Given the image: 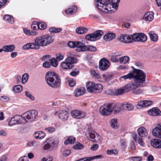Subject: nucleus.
<instances>
[{
    "mask_svg": "<svg viewBox=\"0 0 161 161\" xmlns=\"http://www.w3.org/2000/svg\"><path fill=\"white\" fill-rule=\"evenodd\" d=\"M120 55L116 53L114 55H113L111 58V61L114 62H117L119 61V57Z\"/></svg>",
    "mask_w": 161,
    "mask_h": 161,
    "instance_id": "obj_42",
    "label": "nucleus"
},
{
    "mask_svg": "<svg viewBox=\"0 0 161 161\" xmlns=\"http://www.w3.org/2000/svg\"><path fill=\"white\" fill-rule=\"evenodd\" d=\"M142 137H139L138 138L137 142L141 146L143 147L144 145V143Z\"/></svg>",
    "mask_w": 161,
    "mask_h": 161,
    "instance_id": "obj_59",
    "label": "nucleus"
},
{
    "mask_svg": "<svg viewBox=\"0 0 161 161\" xmlns=\"http://www.w3.org/2000/svg\"><path fill=\"white\" fill-rule=\"evenodd\" d=\"M79 71L76 69L73 70L70 73V75L72 76H75L78 74Z\"/></svg>",
    "mask_w": 161,
    "mask_h": 161,
    "instance_id": "obj_61",
    "label": "nucleus"
},
{
    "mask_svg": "<svg viewBox=\"0 0 161 161\" xmlns=\"http://www.w3.org/2000/svg\"><path fill=\"white\" fill-rule=\"evenodd\" d=\"M43 148L45 150H47L49 148L51 149L50 144L49 142H47V141L44 143V145L43 146Z\"/></svg>",
    "mask_w": 161,
    "mask_h": 161,
    "instance_id": "obj_56",
    "label": "nucleus"
},
{
    "mask_svg": "<svg viewBox=\"0 0 161 161\" xmlns=\"http://www.w3.org/2000/svg\"><path fill=\"white\" fill-rule=\"evenodd\" d=\"M129 60V58L126 56H123L119 58V62L121 64H125Z\"/></svg>",
    "mask_w": 161,
    "mask_h": 161,
    "instance_id": "obj_39",
    "label": "nucleus"
},
{
    "mask_svg": "<svg viewBox=\"0 0 161 161\" xmlns=\"http://www.w3.org/2000/svg\"><path fill=\"white\" fill-rule=\"evenodd\" d=\"M9 99V98L6 96H2L0 97V100L3 102L8 101Z\"/></svg>",
    "mask_w": 161,
    "mask_h": 161,
    "instance_id": "obj_62",
    "label": "nucleus"
},
{
    "mask_svg": "<svg viewBox=\"0 0 161 161\" xmlns=\"http://www.w3.org/2000/svg\"><path fill=\"white\" fill-rule=\"evenodd\" d=\"M45 130L49 133H53L55 131V129L54 127H49L46 128L45 129Z\"/></svg>",
    "mask_w": 161,
    "mask_h": 161,
    "instance_id": "obj_54",
    "label": "nucleus"
},
{
    "mask_svg": "<svg viewBox=\"0 0 161 161\" xmlns=\"http://www.w3.org/2000/svg\"><path fill=\"white\" fill-rule=\"evenodd\" d=\"M87 29L83 27H80L77 28L76 30V32L79 34H82L86 33L87 31Z\"/></svg>",
    "mask_w": 161,
    "mask_h": 161,
    "instance_id": "obj_36",
    "label": "nucleus"
},
{
    "mask_svg": "<svg viewBox=\"0 0 161 161\" xmlns=\"http://www.w3.org/2000/svg\"><path fill=\"white\" fill-rule=\"evenodd\" d=\"M95 132L94 130H88L86 132V135L90 140L94 142L95 141Z\"/></svg>",
    "mask_w": 161,
    "mask_h": 161,
    "instance_id": "obj_24",
    "label": "nucleus"
},
{
    "mask_svg": "<svg viewBox=\"0 0 161 161\" xmlns=\"http://www.w3.org/2000/svg\"><path fill=\"white\" fill-rule=\"evenodd\" d=\"M75 50L77 52L85 51L86 45L85 44L80 42H76L75 45Z\"/></svg>",
    "mask_w": 161,
    "mask_h": 161,
    "instance_id": "obj_19",
    "label": "nucleus"
},
{
    "mask_svg": "<svg viewBox=\"0 0 161 161\" xmlns=\"http://www.w3.org/2000/svg\"><path fill=\"white\" fill-rule=\"evenodd\" d=\"M72 116L75 118L80 119L85 117L86 114L85 112L77 110L72 111L71 112Z\"/></svg>",
    "mask_w": 161,
    "mask_h": 161,
    "instance_id": "obj_16",
    "label": "nucleus"
},
{
    "mask_svg": "<svg viewBox=\"0 0 161 161\" xmlns=\"http://www.w3.org/2000/svg\"><path fill=\"white\" fill-rule=\"evenodd\" d=\"M87 91L91 93H99L103 89V86L100 84H95L91 81L86 83Z\"/></svg>",
    "mask_w": 161,
    "mask_h": 161,
    "instance_id": "obj_4",
    "label": "nucleus"
},
{
    "mask_svg": "<svg viewBox=\"0 0 161 161\" xmlns=\"http://www.w3.org/2000/svg\"><path fill=\"white\" fill-rule=\"evenodd\" d=\"M107 153L108 155H111L112 154L117 155L118 154V152L117 150L116 149L111 150H108L107 151Z\"/></svg>",
    "mask_w": 161,
    "mask_h": 161,
    "instance_id": "obj_45",
    "label": "nucleus"
},
{
    "mask_svg": "<svg viewBox=\"0 0 161 161\" xmlns=\"http://www.w3.org/2000/svg\"><path fill=\"white\" fill-rule=\"evenodd\" d=\"M8 125L11 126L17 124H24L25 120L22 119L21 115H16L11 118L10 119H8Z\"/></svg>",
    "mask_w": 161,
    "mask_h": 161,
    "instance_id": "obj_10",
    "label": "nucleus"
},
{
    "mask_svg": "<svg viewBox=\"0 0 161 161\" xmlns=\"http://www.w3.org/2000/svg\"><path fill=\"white\" fill-rule=\"evenodd\" d=\"M91 74L96 78L99 79L100 77L99 74L97 73H96L94 70L92 71L91 72Z\"/></svg>",
    "mask_w": 161,
    "mask_h": 161,
    "instance_id": "obj_60",
    "label": "nucleus"
},
{
    "mask_svg": "<svg viewBox=\"0 0 161 161\" xmlns=\"http://www.w3.org/2000/svg\"><path fill=\"white\" fill-rule=\"evenodd\" d=\"M45 79L48 85L52 87H58L60 84V77L53 72L47 73L46 75Z\"/></svg>",
    "mask_w": 161,
    "mask_h": 161,
    "instance_id": "obj_2",
    "label": "nucleus"
},
{
    "mask_svg": "<svg viewBox=\"0 0 161 161\" xmlns=\"http://www.w3.org/2000/svg\"><path fill=\"white\" fill-rule=\"evenodd\" d=\"M148 35L150 39L153 42H156L158 39V36L157 35L155 34L152 31H150L148 33Z\"/></svg>",
    "mask_w": 161,
    "mask_h": 161,
    "instance_id": "obj_34",
    "label": "nucleus"
},
{
    "mask_svg": "<svg viewBox=\"0 0 161 161\" xmlns=\"http://www.w3.org/2000/svg\"><path fill=\"white\" fill-rule=\"evenodd\" d=\"M76 138L75 137L72 136L69 137L65 141L64 144L67 145L69 144H72L75 141Z\"/></svg>",
    "mask_w": 161,
    "mask_h": 161,
    "instance_id": "obj_35",
    "label": "nucleus"
},
{
    "mask_svg": "<svg viewBox=\"0 0 161 161\" xmlns=\"http://www.w3.org/2000/svg\"><path fill=\"white\" fill-rule=\"evenodd\" d=\"M38 114L37 112L34 110H32L23 114L21 115L22 119L25 120L24 124L34 121Z\"/></svg>",
    "mask_w": 161,
    "mask_h": 161,
    "instance_id": "obj_6",
    "label": "nucleus"
},
{
    "mask_svg": "<svg viewBox=\"0 0 161 161\" xmlns=\"http://www.w3.org/2000/svg\"><path fill=\"white\" fill-rule=\"evenodd\" d=\"M96 5L99 9L111 13L117 9L120 0H96Z\"/></svg>",
    "mask_w": 161,
    "mask_h": 161,
    "instance_id": "obj_1",
    "label": "nucleus"
},
{
    "mask_svg": "<svg viewBox=\"0 0 161 161\" xmlns=\"http://www.w3.org/2000/svg\"><path fill=\"white\" fill-rule=\"evenodd\" d=\"M3 19L7 21L10 23H12L14 22V19L13 17L9 15H4Z\"/></svg>",
    "mask_w": 161,
    "mask_h": 161,
    "instance_id": "obj_40",
    "label": "nucleus"
},
{
    "mask_svg": "<svg viewBox=\"0 0 161 161\" xmlns=\"http://www.w3.org/2000/svg\"><path fill=\"white\" fill-rule=\"evenodd\" d=\"M152 103V101L144 100L138 102L137 105L140 107H145L150 105Z\"/></svg>",
    "mask_w": 161,
    "mask_h": 161,
    "instance_id": "obj_25",
    "label": "nucleus"
},
{
    "mask_svg": "<svg viewBox=\"0 0 161 161\" xmlns=\"http://www.w3.org/2000/svg\"><path fill=\"white\" fill-rule=\"evenodd\" d=\"M51 64L53 67H56L58 64V61L55 58H53L49 60Z\"/></svg>",
    "mask_w": 161,
    "mask_h": 161,
    "instance_id": "obj_49",
    "label": "nucleus"
},
{
    "mask_svg": "<svg viewBox=\"0 0 161 161\" xmlns=\"http://www.w3.org/2000/svg\"><path fill=\"white\" fill-rule=\"evenodd\" d=\"M133 42L134 41L144 42L147 40L146 36L143 33H137L133 34Z\"/></svg>",
    "mask_w": 161,
    "mask_h": 161,
    "instance_id": "obj_12",
    "label": "nucleus"
},
{
    "mask_svg": "<svg viewBox=\"0 0 161 161\" xmlns=\"http://www.w3.org/2000/svg\"><path fill=\"white\" fill-rule=\"evenodd\" d=\"M126 92H127L131 91H133L136 89L138 87H140L139 86L137 85L134 82V83H129L127 84L125 86Z\"/></svg>",
    "mask_w": 161,
    "mask_h": 161,
    "instance_id": "obj_21",
    "label": "nucleus"
},
{
    "mask_svg": "<svg viewBox=\"0 0 161 161\" xmlns=\"http://www.w3.org/2000/svg\"><path fill=\"white\" fill-rule=\"evenodd\" d=\"M39 144L38 142L33 141L29 142L27 144V145L29 147H37L38 146Z\"/></svg>",
    "mask_w": 161,
    "mask_h": 161,
    "instance_id": "obj_44",
    "label": "nucleus"
},
{
    "mask_svg": "<svg viewBox=\"0 0 161 161\" xmlns=\"http://www.w3.org/2000/svg\"><path fill=\"white\" fill-rule=\"evenodd\" d=\"M151 146L153 147L157 148H161V140L155 138L151 140L150 142Z\"/></svg>",
    "mask_w": 161,
    "mask_h": 161,
    "instance_id": "obj_18",
    "label": "nucleus"
},
{
    "mask_svg": "<svg viewBox=\"0 0 161 161\" xmlns=\"http://www.w3.org/2000/svg\"><path fill=\"white\" fill-rule=\"evenodd\" d=\"M38 28L40 30H44L47 27V25L45 22H38Z\"/></svg>",
    "mask_w": 161,
    "mask_h": 161,
    "instance_id": "obj_46",
    "label": "nucleus"
},
{
    "mask_svg": "<svg viewBox=\"0 0 161 161\" xmlns=\"http://www.w3.org/2000/svg\"><path fill=\"white\" fill-rule=\"evenodd\" d=\"M137 133L140 137H147L148 134V132L147 129L143 127L138 128L137 130Z\"/></svg>",
    "mask_w": 161,
    "mask_h": 161,
    "instance_id": "obj_22",
    "label": "nucleus"
},
{
    "mask_svg": "<svg viewBox=\"0 0 161 161\" xmlns=\"http://www.w3.org/2000/svg\"><path fill=\"white\" fill-rule=\"evenodd\" d=\"M133 35H121L118 37V39L120 42L125 43H129L133 42Z\"/></svg>",
    "mask_w": 161,
    "mask_h": 161,
    "instance_id": "obj_11",
    "label": "nucleus"
},
{
    "mask_svg": "<svg viewBox=\"0 0 161 161\" xmlns=\"http://www.w3.org/2000/svg\"><path fill=\"white\" fill-rule=\"evenodd\" d=\"M37 43H38V41H36V38L34 39V43H29L30 49H39L40 46Z\"/></svg>",
    "mask_w": 161,
    "mask_h": 161,
    "instance_id": "obj_32",
    "label": "nucleus"
},
{
    "mask_svg": "<svg viewBox=\"0 0 161 161\" xmlns=\"http://www.w3.org/2000/svg\"><path fill=\"white\" fill-rule=\"evenodd\" d=\"M47 142L50 144L51 149L56 148L58 144V141L56 139L53 137H50L47 140Z\"/></svg>",
    "mask_w": 161,
    "mask_h": 161,
    "instance_id": "obj_17",
    "label": "nucleus"
},
{
    "mask_svg": "<svg viewBox=\"0 0 161 161\" xmlns=\"http://www.w3.org/2000/svg\"><path fill=\"white\" fill-rule=\"evenodd\" d=\"M29 78V75L27 73L24 74L22 77V84H25Z\"/></svg>",
    "mask_w": 161,
    "mask_h": 161,
    "instance_id": "obj_48",
    "label": "nucleus"
},
{
    "mask_svg": "<svg viewBox=\"0 0 161 161\" xmlns=\"http://www.w3.org/2000/svg\"><path fill=\"white\" fill-rule=\"evenodd\" d=\"M83 147V145L79 142L76 143V144L73 147V148L76 150L82 149Z\"/></svg>",
    "mask_w": 161,
    "mask_h": 161,
    "instance_id": "obj_47",
    "label": "nucleus"
},
{
    "mask_svg": "<svg viewBox=\"0 0 161 161\" xmlns=\"http://www.w3.org/2000/svg\"><path fill=\"white\" fill-rule=\"evenodd\" d=\"M85 51L94 52L97 50V48L92 46H86Z\"/></svg>",
    "mask_w": 161,
    "mask_h": 161,
    "instance_id": "obj_43",
    "label": "nucleus"
},
{
    "mask_svg": "<svg viewBox=\"0 0 161 161\" xmlns=\"http://www.w3.org/2000/svg\"><path fill=\"white\" fill-rule=\"evenodd\" d=\"M56 59L58 61H60L62 60L64 58V56L61 53H58L56 55Z\"/></svg>",
    "mask_w": 161,
    "mask_h": 161,
    "instance_id": "obj_51",
    "label": "nucleus"
},
{
    "mask_svg": "<svg viewBox=\"0 0 161 161\" xmlns=\"http://www.w3.org/2000/svg\"><path fill=\"white\" fill-rule=\"evenodd\" d=\"M152 133L153 136L161 139V124H158L152 130Z\"/></svg>",
    "mask_w": 161,
    "mask_h": 161,
    "instance_id": "obj_15",
    "label": "nucleus"
},
{
    "mask_svg": "<svg viewBox=\"0 0 161 161\" xmlns=\"http://www.w3.org/2000/svg\"><path fill=\"white\" fill-rule=\"evenodd\" d=\"M110 65L109 61L105 58H103L99 61V67L100 69L105 70L108 68Z\"/></svg>",
    "mask_w": 161,
    "mask_h": 161,
    "instance_id": "obj_13",
    "label": "nucleus"
},
{
    "mask_svg": "<svg viewBox=\"0 0 161 161\" xmlns=\"http://www.w3.org/2000/svg\"><path fill=\"white\" fill-rule=\"evenodd\" d=\"M86 91L85 89L83 87L79 88L76 90L74 93L75 97H78L83 94Z\"/></svg>",
    "mask_w": 161,
    "mask_h": 161,
    "instance_id": "obj_30",
    "label": "nucleus"
},
{
    "mask_svg": "<svg viewBox=\"0 0 161 161\" xmlns=\"http://www.w3.org/2000/svg\"><path fill=\"white\" fill-rule=\"evenodd\" d=\"M117 119H113L111 121V125L112 128H115L117 126Z\"/></svg>",
    "mask_w": 161,
    "mask_h": 161,
    "instance_id": "obj_53",
    "label": "nucleus"
},
{
    "mask_svg": "<svg viewBox=\"0 0 161 161\" xmlns=\"http://www.w3.org/2000/svg\"><path fill=\"white\" fill-rule=\"evenodd\" d=\"M55 115L58 116L59 118L63 121H65L67 119L69 114L66 111L60 110L56 112L55 113Z\"/></svg>",
    "mask_w": 161,
    "mask_h": 161,
    "instance_id": "obj_14",
    "label": "nucleus"
},
{
    "mask_svg": "<svg viewBox=\"0 0 161 161\" xmlns=\"http://www.w3.org/2000/svg\"><path fill=\"white\" fill-rule=\"evenodd\" d=\"M77 10V7L73 5L69 8L68 10H65V13L68 15L73 14L76 12Z\"/></svg>",
    "mask_w": 161,
    "mask_h": 161,
    "instance_id": "obj_26",
    "label": "nucleus"
},
{
    "mask_svg": "<svg viewBox=\"0 0 161 161\" xmlns=\"http://www.w3.org/2000/svg\"><path fill=\"white\" fill-rule=\"evenodd\" d=\"M125 86L115 91V94L117 95H120L125 92H126Z\"/></svg>",
    "mask_w": 161,
    "mask_h": 161,
    "instance_id": "obj_38",
    "label": "nucleus"
},
{
    "mask_svg": "<svg viewBox=\"0 0 161 161\" xmlns=\"http://www.w3.org/2000/svg\"><path fill=\"white\" fill-rule=\"evenodd\" d=\"M133 73H130L126 75L121 76V78H123L125 79H130L133 78Z\"/></svg>",
    "mask_w": 161,
    "mask_h": 161,
    "instance_id": "obj_50",
    "label": "nucleus"
},
{
    "mask_svg": "<svg viewBox=\"0 0 161 161\" xmlns=\"http://www.w3.org/2000/svg\"><path fill=\"white\" fill-rule=\"evenodd\" d=\"M120 108L125 110L130 111L133 109L134 106L132 104L127 103L122 104Z\"/></svg>",
    "mask_w": 161,
    "mask_h": 161,
    "instance_id": "obj_29",
    "label": "nucleus"
},
{
    "mask_svg": "<svg viewBox=\"0 0 161 161\" xmlns=\"http://www.w3.org/2000/svg\"><path fill=\"white\" fill-rule=\"evenodd\" d=\"M103 34V33L102 31L97 30L92 34L87 35L85 38L88 40L94 41L99 39Z\"/></svg>",
    "mask_w": 161,
    "mask_h": 161,
    "instance_id": "obj_9",
    "label": "nucleus"
},
{
    "mask_svg": "<svg viewBox=\"0 0 161 161\" xmlns=\"http://www.w3.org/2000/svg\"><path fill=\"white\" fill-rule=\"evenodd\" d=\"M45 135V133L42 131H38L35 132L33 135L34 137L36 139H42Z\"/></svg>",
    "mask_w": 161,
    "mask_h": 161,
    "instance_id": "obj_28",
    "label": "nucleus"
},
{
    "mask_svg": "<svg viewBox=\"0 0 161 161\" xmlns=\"http://www.w3.org/2000/svg\"><path fill=\"white\" fill-rule=\"evenodd\" d=\"M77 60L75 58L68 57L66 58L64 62L61 63V66L64 69H70L74 67V64L77 63Z\"/></svg>",
    "mask_w": 161,
    "mask_h": 161,
    "instance_id": "obj_7",
    "label": "nucleus"
},
{
    "mask_svg": "<svg viewBox=\"0 0 161 161\" xmlns=\"http://www.w3.org/2000/svg\"><path fill=\"white\" fill-rule=\"evenodd\" d=\"M76 42H71L70 41L68 43V46L72 48H74L75 47V45Z\"/></svg>",
    "mask_w": 161,
    "mask_h": 161,
    "instance_id": "obj_58",
    "label": "nucleus"
},
{
    "mask_svg": "<svg viewBox=\"0 0 161 161\" xmlns=\"http://www.w3.org/2000/svg\"><path fill=\"white\" fill-rule=\"evenodd\" d=\"M120 144L121 147L123 149H125L126 146V142L125 140H121L120 141Z\"/></svg>",
    "mask_w": 161,
    "mask_h": 161,
    "instance_id": "obj_57",
    "label": "nucleus"
},
{
    "mask_svg": "<svg viewBox=\"0 0 161 161\" xmlns=\"http://www.w3.org/2000/svg\"><path fill=\"white\" fill-rule=\"evenodd\" d=\"M69 84L70 86L72 87L75 86V82L73 79H71L69 80Z\"/></svg>",
    "mask_w": 161,
    "mask_h": 161,
    "instance_id": "obj_64",
    "label": "nucleus"
},
{
    "mask_svg": "<svg viewBox=\"0 0 161 161\" xmlns=\"http://www.w3.org/2000/svg\"><path fill=\"white\" fill-rule=\"evenodd\" d=\"M102 157V155H99L93 157H85L81 159H80L76 161H91L93 159L99 158Z\"/></svg>",
    "mask_w": 161,
    "mask_h": 161,
    "instance_id": "obj_27",
    "label": "nucleus"
},
{
    "mask_svg": "<svg viewBox=\"0 0 161 161\" xmlns=\"http://www.w3.org/2000/svg\"><path fill=\"white\" fill-rule=\"evenodd\" d=\"M15 46L14 45L4 46L3 49L4 52H11L14 50L15 48Z\"/></svg>",
    "mask_w": 161,
    "mask_h": 161,
    "instance_id": "obj_33",
    "label": "nucleus"
},
{
    "mask_svg": "<svg viewBox=\"0 0 161 161\" xmlns=\"http://www.w3.org/2000/svg\"><path fill=\"white\" fill-rule=\"evenodd\" d=\"M22 49L23 50H27L30 49L29 44L27 43L24 45L22 47Z\"/></svg>",
    "mask_w": 161,
    "mask_h": 161,
    "instance_id": "obj_63",
    "label": "nucleus"
},
{
    "mask_svg": "<svg viewBox=\"0 0 161 161\" xmlns=\"http://www.w3.org/2000/svg\"><path fill=\"white\" fill-rule=\"evenodd\" d=\"M114 108L113 104H105L101 106L99 109L100 112L102 115L107 116L110 115Z\"/></svg>",
    "mask_w": 161,
    "mask_h": 161,
    "instance_id": "obj_8",
    "label": "nucleus"
},
{
    "mask_svg": "<svg viewBox=\"0 0 161 161\" xmlns=\"http://www.w3.org/2000/svg\"><path fill=\"white\" fill-rule=\"evenodd\" d=\"M148 114L152 116H157L161 115V111L156 107L153 108L147 111Z\"/></svg>",
    "mask_w": 161,
    "mask_h": 161,
    "instance_id": "obj_20",
    "label": "nucleus"
},
{
    "mask_svg": "<svg viewBox=\"0 0 161 161\" xmlns=\"http://www.w3.org/2000/svg\"><path fill=\"white\" fill-rule=\"evenodd\" d=\"M133 79L135 83L140 87L143 86V84H145L146 74L142 70L138 69H136L133 73Z\"/></svg>",
    "mask_w": 161,
    "mask_h": 161,
    "instance_id": "obj_3",
    "label": "nucleus"
},
{
    "mask_svg": "<svg viewBox=\"0 0 161 161\" xmlns=\"http://www.w3.org/2000/svg\"><path fill=\"white\" fill-rule=\"evenodd\" d=\"M62 30L61 28H55L54 27H51L49 29V31L51 33H56L60 32Z\"/></svg>",
    "mask_w": 161,
    "mask_h": 161,
    "instance_id": "obj_37",
    "label": "nucleus"
},
{
    "mask_svg": "<svg viewBox=\"0 0 161 161\" xmlns=\"http://www.w3.org/2000/svg\"><path fill=\"white\" fill-rule=\"evenodd\" d=\"M115 37V35L113 33H109L105 34L103 36V39L106 41H111Z\"/></svg>",
    "mask_w": 161,
    "mask_h": 161,
    "instance_id": "obj_31",
    "label": "nucleus"
},
{
    "mask_svg": "<svg viewBox=\"0 0 161 161\" xmlns=\"http://www.w3.org/2000/svg\"><path fill=\"white\" fill-rule=\"evenodd\" d=\"M154 13L151 11L146 13L142 18L143 19L149 22L152 21L154 19Z\"/></svg>",
    "mask_w": 161,
    "mask_h": 161,
    "instance_id": "obj_23",
    "label": "nucleus"
},
{
    "mask_svg": "<svg viewBox=\"0 0 161 161\" xmlns=\"http://www.w3.org/2000/svg\"><path fill=\"white\" fill-rule=\"evenodd\" d=\"M25 94L27 97H28L29 99H31L32 100H35L34 97L31 95L29 92L28 91H25Z\"/></svg>",
    "mask_w": 161,
    "mask_h": 161,
    "instance_id": "obj_55",
    "label": "nucleus"
},
{
    "mask_svg": "<svg viewBox=\"0 0 161 161\" xmlns=\"http://www.w3.org/2000/svg\"><path fill=\"white\" fill-rule=\"evenodd\" d=\"M36 41H38L40 47H42L50 44L53 42V40L51 36L46 35L36 38Z\"/></svg>",
    "mask_w": 161,
    "mask_h": 161,
    "instance_id": "obj_5",
    "label": "nucleus"
},
{
    "mask_svg": "<svg viewBox=\"0 0 161 161\" xmlns=\"http://www.w3.org/2000/svg\"><path fill=\"white\" fill-rule=\"evenodd\" d=\"M31 27V29L33 30H37L39 29L38 22H33Z\"/></svg>",
    "mask_w": 161,
    "mask_h": 161,
    "instance_id": "obj_52",
    "label": "nucleus"
},
{
    "mask_svg": "<svg viewBox=\"0 0 161 161\" xmlns=\"http://www.w3.org/2000/svg\"><path fill=\"white\" fill-rule=\"evenodd\" d=\"M22 90V86L20 85L15 86H14L12 88V91L16 93L19 92H20Z\"/></svg>",
    "mask_w": 161,
    "mask_h": 161,
    "instance_id": "obj_41",
    "label": "nucleus"
}]
</instances>
